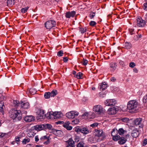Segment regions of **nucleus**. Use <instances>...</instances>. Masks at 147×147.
I'll return each mask as SVG.
<instances>
[{
    "mask_svg": "<svg viewBox=\"0 0 147 147\" xmlns=\"http://www.w3.org/2000/svg\"><path fill=\"white\" fill-rule=\"evenodd\" d=\"M93 110L96 114L99 115L103 113L105 111V110L99 105L94 106L93 108Z\"/></svg>",
    "mask_w": 147,
    "mask_h": 147,
    "instance_id": "nucleus-7",
    "label": "nucleus"
},
{
    "mask_svg": "<svg viewBox=\"0 0 147 147\" xmlns=\"http://www.w3.org/2000/svg\"><path fill=\"white\" fill-rule=\"evenodd\" d=\"M79 31L81 33L83 34L86 31V27L83 28L82 27H80L79 29Z\"/></svg>",
    "mask_w": 147,
    "mask_h": 147,
    "instance_id": "nucleus-33",
    "label": "nucleus"
},
{
    "mask_svg": "<svg viewBox=\"0 0 147 147\" xmlns=\"http://www.w3.org/2000/svg\"><path fill=\"white\" fill-rule=\"evenodd\" d=\"M63 54V51L62 50H60L58 51L57 53V55L58 57H61Z\"/></svg>",
    "mask_w": 147,
    "mask_h": 147,
    "instance_id": "nucleus-40",
    "label": "nucleus"
},
{
    "mask_svg": "<svg viewBox=\"0 0 147 147\" xmlns=\"http://www.w3.org/2000/svg\"><path fill=\"white\" fill-rule=\"evenodd\" d=\"M14 104L16 105V106L18 107L19 106V101L18 100H16L13 101Z\"/></svg>",
    "mask_w": 147,
    "mask_h": 147,
    "instance_id": "nucleus-47",
    "label": "nucleus"
},
{
    "mask_svg": "<svg viewBox=\"0 0 147 147\" xmlns=\"http://www.w3.org/2000/svg\"><path fill=\"white\" fill-rule=\"evenodd\" d=\"M138 102L136 100L129 101L127 104V109L130 113H135L137 111Z\"/></svg>",
    "mask_w": 147,
    "mask_h": 147,
    "instance_id": "nucleus-2",
    "label": "nucleus"
},
{
    "mask_svg": "<svg viewBox=\"0 0 147 147\" xmlns=\"http://www.w3.org/2000/svg\"><path fill=\"white\" fill-rule=\"evenodd\" d=\"M132 47V45L130 43L128 42H126L125 43V47L124 48L126 49H130Z\"/></svg>",
    "mask_w": 147,
    "mask_h": 147,
    "instance_id": "nucleus-27",
    "label": "nucleus"
},
{
    "mask_svg": "<svg viewBox=\"0 0 147 147\" xmlns=\"http://www.w3.org/2000/svg\"><path fill=\"white\" fill-rule=\"evenodd\" d=\"M74 111H71L66 114V116L69 119H73L74 118Z\"/></svg>",
    "mask_w": 147,
    "mask_h": 147,
    "instance_id": "nucleus-23",
    "label": "nucleus"
},
{
    "mask_svg": "<svg viewBox=\"0 0 147 147\" xmlns=\"http://www.w3.org/2000/svg\"><path fill=\"white\" fill-rule=\"evenodd\" d=\"M96 22L94 21H91L89 22V25L90 26L93 27L96 24Z\"/></svg>",
    "mask_w": 147,
    "mask_h": 147,
    "instance_id": "nucleus-38",
    "label": "nucleus"
},
{
    "mask_svg": "<svg viewBox=\"0 0 147 147\" xmlns=\"http://www.w3.org/2000/svg\"><path fill=\"white\" fill-rule=\"evenodd\" d=\"M117 110L118 109L115 107L110 108L108 110L107 113L110 115L115 114L116 113Z\"/></svg>",
    "mask_w": 147,
    "mask_h": 147,
    "instance_id": "nucleus-14",
    "label": "nucleus"
},
{
    "mask_svg": "<svg viewBox=\"0 0 147 147\" xmlns=\"http://www.w3.org/2000/svg\"><path fill=\"white\" fill-rule=\"evenodd\" d=\"M129 120V119L126 117H124L122 119V121L124 122L127 123Z\"/></svg>",
    "mask_w": 147,
    "mask_h": 147,
    "instance_id": "nucleus-42",
    "label": "nucleus"
},
{
    "mask_svg": "<svg viewBox=\"0 0 147 147\" xmlns=\"http://www.w3.org/2000/svg\"><path fill=\"white\" fill-rule=\"evenodd\" d=\"M14 0H7V3L8 6H12L14 4Z\"/></svg>",
    "mask_w": 147,
    "mask_h": 147,
    "instance_id": "nucleus-30",
    "label": "nucleus"
},
{
    "mask_svg": "<svg viewBox=\"0 0 147 147\" xmlns=\"http://www.w3.org/2000/svg\"><path fill=\"white\" fill-rule=\"evenodd\" d=\"M83 74L80 72H78L76 76L74 77H76L78 79H81V77L82 76Z\"/></svg>",
    "mask_w": 147,
    "mask_h": 147,
    "instance_id": "nucleus-32",
    "label": "nucleus"
},
{
    "mask_svg": "<svg viewBox=\"0 0 147 147\" xmlns=\"http://www.w3.org/2000/svg\"><path fill=\"white\" fill-rule=\"evenodd\" d=\"M34 117L32 115L27 116L24 118V120L28 122L34 121L35 120Z\"/></svg>",
    "mask_w": 147,
    "mask_h": 147,
    "instance_id": "nucleus-15",
    "label": "nucleus"
},
{
    "mask_svg": "<svg viewBox=\"0 0 147 147\" xmlns=\"http://www.w3.org/2000/svg\"><path fill=\"white\" fill-rule=\"evenodd\" d=\"M98 123H93L90 125V126L91 127H92V128H94L98 126Z\"/></svg>",
    "mask_w": 147,
    "mask_h": 147,
    "instance_id": "nucleus-41",
    "label": "nucleus"
},
{
    "mask_svg": "<svg viewBox=\"0 0 147 147\" xmlns=\"http://www.w3.org/2000/svg\"><path fill=\"white\" fill-rule=\"evenodd\" d=\"M142 144L143 146H144L147 144V139H145L143 140Z\"/></svg>",
    "mask_w": 147,
    "mask_h": 147,
    "instance_id": "nucleus-52",
    "label": "nucleus"
},
{
    "mask_svg": "<svg viewBox=\"0 0 147 147\" xmlns=\"http://www.w3.org/2000/svg\"><path fill=\"white\" fill-rule=\"evenodd\" d=\"M0 96V110L2 114H3L4 109H5L4 102L2 100Z\"/></svg>",
    "mask_w": 147,
    "mask_h": 147,
    "instance_id": "nucleus-19",
    "label": "nucleus"
},
{
    "mask_svg": "<svg viewBox=\"0 0 147 147\" xmlns=\"http://www.w3.org/2000/svg\"><path fill=\"white\" fill-rule=\"evenodd\" d=\"M32 144H28L26 145V147H32Z\"/></svg>",
    "mask_w": 147,
    "mask_h": 147,
    "instance_id": "nucleus-64",
    "label": "nucleus"
},
{
    "mask_svg": "<svg viewBox=\"0 0 147 147\" xmlns=\"http://www.w3.org/2000/svg\"><path fill=\"white\" fill-rule=\"evenodd\" d=\"M20 137H18V136L16 137V142L18 144L20 143Z\"/></svg>",
    "mask_w": 147,
    "mask_h": 147,
    "instance_id": "nucleus-44",
    "label": "nucleus"
},
{
    "mask_svg": "<svg viewBox=\"0 0 147 147\" xmlns=\"http://www.w3.org/2000/svg\"><path fill=\"white\" fill-rule=\"evenodd\" d=\"M75 140L76 141V142H78L79 141V138L78 137H76L75 138Z\"/></svg>",
    "mask_w": 147,
    "mask_h": 147,
    "instance_id": "nucleus-59",
    "label": "nucleus"
},
{
    "mask_svg": "<svg viewBox=\"0 0 147 147\" xmlns=\"http://www.w3.org/2000/svg\"><path fill=\"white\" fill-rule=\"evenodd\" d=\"M117 65L115 63H111L110 64V67L112 68V70L114 71L116 69Z\"/></svg>",
    "mask_w": 147,
    "mask_h": 147,
    "instance_id": "nucleus-28",
    "label": "nucleus"
},
{
    "mask_svg": "<svg viewBox=\"0 0 147 147\" xmlns=\"http://www.w3.org/2000/svg\"><path fill=\"white\" fill-rule=\"evenodd\" d=\"M30 141V139L29 138L24 139L22 141V144H25L29 142Z\"/></svg>",
    "mask_w": 147,
    "mask_h": 147,
    "instance_id": "nucleus-36",
    "label": "nucleus"
},
{
    "mask_svg": "<svg viewBox=\"0 0 147 147\" xmlns=\"http://www.w3.org/2000/svg\"><path fill=\"white\" fill-rule=\"evenodd\" d=\"M120 138V136L119 135H116L114 137H113V140L115 141H117L118 140H119Z\"/></svg>",
    "mask_w": 147,
    "mask_h": 147,
    "instance_id": "nucleus-35",
    "label": "nucleus"
},
{
    "mask_svg": "<svg viewBox=\"0 0 147 147\" xmlns=\"http://www.w3.org/2000/svg\"><path fill=\"white\" fill-rule=\"evenodd\" d=\"M35 129L36 130H38L39 131L42 130H44L43 124H41L39 125H36L35 127Z\"/></svg>",
    "mask_w": 147,
    "mask_h": 147,
    "instance_id": "nucleus-29",
    "label": "nucleus"
},
{
    "mask_svg": "<svg viewBox=\"0 0 147 147\" xmlns=\"http://www.w3.org/2000/svg\"><path fill=\"white\" fill-rule=\"evenodd\" d=\"M44 97L45 98H49L51 96L50 92H45L44 95Z\"/></svg>",
    "mask_w": 147,
    "mask_h": 147,
    "instance_id": "nucleus-34",
    "label": "nucleus"
},
{
    "mask_svg": "<svg viewBox=\"0 0 147 147\" xmlns=\"http://www.w3.org/2000/svg\"><path fill=\"white\" fill-rule=\"evenodd\" d=\"M9 113L10 117L13 119L14 122L19 121L22 119V115L20 110H12Z\"/></svg>",
    "mask_w": 147,
    "mask_h": 147,
    "instance_id": "nucleus-1",
    "label": "nucleus"
},
{
    "mask_svg": "<svg viewBox=\"0 0 147 147\" xmlns=\"http://www.w3.org/2000/svg\"><path fill=\"white\" fill-rule=\"evenodd\" d=\"M53 133L57 136L61 137L63 136V132L61 130L54 129H52Z\"/></svg>",
    "mask_w": 147,
    "mask_h": 147,
    "instance_id": "nucleus-11",
    "label": "nucleus"
},
{
    "mask_svg": "<svg viewBox=\"0 0 147 147\" xmlns=\"http://www.w3.org/2000/svg\"><path fill=\"white\" fill-rule=\"evenodd\" d=\"M19 107L20 108L28 109L29 107V104L28 102L21 101L20 102Z\"/></svg>",
    "mask_w": 147,
    "mask_h": 147,
    "instance_id": "nucleus-13",
    "label": "nucleus"
},
{
    "mask_svg": "<svg viewBox=\"0 0 147 147\" xmlns=\"http://www.w3.org/2000/svg\"><path fill=\"white\" fill-rule=\"evenodd\" d=\"M44 127V130L48 129H51L52 125L50 124L45 123L43 124Z\"/></svg>",
    "mask_w": 147,
    "mask_h": 147,
    "instance_id": "nucleus-26",
    "label": "nucleus"
},
{
    "mask_svg": "<svg viewBox=\"0 0 147 147\" xmlns=\"http://www.w3.org/2000/svg\"><path fill=\"white\" fill-rule=\"evenodd\" d=\"M143 8L144 10H147V3H146L144 4Z\"/></svg>",
    "mask_w": 147,
    "mask_h": 147,
    "instance_id": "nucleus-50",
    "label": "nucleus"
},
{
    "mask_svg": "<svg viewBox=\"0 0 147 147\" xmlns=\"http://www.w3.org/2000/svg\"><path fill=\"white\" fill-rule=\"evenodd\" d=\"M49 143V139L47 140V141L44 142V144H47Z\"/></svg>",
    "mask_w": 147,
    "mask_h": 147,
    "instance_id": "nucleus-63",
    "label": "nucleus"
},
{
    "mask_svg": "<svg viewBox=\"0 0 147 147\" xmlns=\"http://www.w3.org/2000/svg\"><path fill=\"white\" fill-rule=\"evenodd\" d=\"M74 130L78 133H82L84 135H86L90 132V130L88 129L86 127H75Z\"/></svg>",
    "mask_w": 147,
    "mask_h": 147,
    "instance_id": "nucleus-4",
    "label": "nucleus"
},
{
    "mask_svg": "<svg viewBox=\"0 0 147 147\" xmlns=\"http://www.w3.org/2000/svg\"><path fill=\"white\" fill-rule=\"evenodd\" d=\"M134 39L135 40H136L139 39V38L138 36L136 35L134 36Z\"/></svg>",
    "mask_w": 147,
    "mask_h": 147,
    "instance_id": "nucleus-58",
    "label": "nucleus"
},
{
    "mask_svg": "<svg viewBox=\"0 0 147 147\" xmlns=\"http://www.w3.org/2000/svg\"><path fill=\"white\" fill-rule=\"evenodd\" d=\"M68 60V58L67 57H63V61L64 62H67Z\"/></svg>",
    "mask_w": 147,
    "mask_h": 147,
    "instance_id": "nucleus-54",
    "label": "nucleus"
},
{
    "mask_svg": "<svg viewBox=\"0 0 147 147\" xmlns=\"http://www.w3.org/2000/svg\"><path fill=\"white\" fill-rule=\"evenodd\" d=\"M106 94L104 93H101L100 94V96L102 97H104L105 96Z\"/></svg>",
    "mask_w": 147,
    "mask_h": 147,
    "instance_id": "nucleus-55",
    "label": "nucleus"
},
{
    "mask_svg": "<svg viewBox=\"0 0 147 147\" xmlns=\"http://www.w3.org/2000/svg\"><path fill=\"white\" fill-rule=\"evenodd\" d=\"M62 116V113L60 112H49L47 113L46 116L48 119H59Z\"/></svg>",
    "mask_w": 147,
    "mask_h": 147,
    "instance_id": "nucleus-3",
    "label": "nucleus"
},
{
    "mask_svg": "<svg viewBox=\"0 0 147 147\" xmlns=\"http://www.w3.org/2000/svg\"><path fill=\"white\" fill-rule=\"evenodd\" d=\"M143 102L144 103H146L147 102V93L146 95L145 96L143 99Z\"/></svg>",
    "mask_w": 147,
    "mask_h": 147,
    "instance_id": "nucleus-43",
    "label": "nucleus"
},
{
    "mask_svg": "<svg viewBox=\"0 0 147 147\" xmlns=\"http://www.w3.org/2000/svg\"><path fill=\"white\" fill-rule=\"evenodd\" d=\"M116 103L115 100L113 99H107L104 102L105 104L107 106H113Z\"/></svg>",
    "mask_w": 147,
    "mask_h": 147,
    "instance_id": "nucleus-9",
    "label": "nucleus"
},
{
    "mask_svg": "<svg viewBox=\"0 0 147 147\" xmlns=\"http://www.w3.org/2000/svg\"><path fill=\"white\" fill-rule=\"evenodd\" d=\"M95 135L98 138L101 137V140H102L105 137V135L103 131L101 129H95Z\"/></svg>",
    "mask_w": 147,
    "mask_h": 147,
    "instance_id": "nucleus-6",
    "label": "nucleus"
},
{
    "mask_svg": "<svg viewBox=\"0 0 147 147\" xmlns=\"http://www.w3.org/2000/svg\"><path fill=\"white\" fill-rule=\"evenodd\" d=\"M107 87L106 83L105 82L101 83L99 85L98 88L100 90H104L107 88Z\"/></svg>",
    "mask_w": 147,
    "mask_h": 147,
    "instance_id": "nucleus-20",
    "label": "nucleus"
},
{
    "mask_svg": "<svg viewBox=\"0 0 147 147\" xmlns=\"http://www.w3.org/2000/svg\"><path fill=\"white\" fill-rule=\"evenodd\" d=\"M127 131L124 130L122 128H119L118 130H117V133L120 135H123L124 134L126 133Z\"/></svg>",
    "mask_w": 147,
    "mask_h": 147,
    "instance_id": "nucleus-25",
    "label": "nucleus"
},
{
    "mask_svg": "<svg viewBox=\"0 0 147 147\" xmlns=\"http://www.w3.org/2000/svg\"><path fill=\"white\" fill-rule=\"evenodd\" d=\"M49 137H47L46 136H42V137H41L40 138V140H42V139L47 140L48 139H49Z\"/></svg>",
    "mask_w": 147,
    "mask_h": 147,
    "instance_id": "nucleus-53",
    "label": "nucleus"
},
{
    "mask_svg": "<svg viewBox=\"0 0 147 147\" xmlns=\"http://www.w3.org/2000/svg\"><path fill=\"white\" fill-rule=\"evenodd\" d=\"M76 11H68L65 14V17L67 18H69L71 17L74 18L76 15Z\"/></svg>",
    "mask_w": 147,
    "mask_h": 147,
    "instance_id": "nucleus-16",
    "label": "nucleus"
},
{
    "mask_svg": "<svg viewBox=\"0 0 147 147\" xmlns=\"http://www.w3.org/2000/svg\"><path fill=\"white\" fill-rule=\"evenodd\" d=\"M129 33L130 35H132L135 33V31L134 29L132 28H129Z\"/></svg>",
    "mask_w": 147,
    "mask_h": 147,
    "instance_id": "nucleus-39",
    "label": "nucleus"
},
{
    "mask_svg": "<svg viewBox=\"0 0 147 147\" xmlns=\"http://www.w3.org/2000/svg\"><path fill=\"white\" fill-rule=\"evenodd\" d=\"M136 65L134 62H131L129 63V66L133 68Z\"/></svg>",
    "mask_w": 147,
    "mask_h": 147,
    "instance_id": "nucleus-49",
    "label": "nucleus"
},
{
    "mask_svg": "<svg viewBox=\"0 0 147 147\" xmlns=\"http://www.w3.org/2000/svg\"><path fill=\"white\" fill-rule=\"evenodd\" d=\"M35 141L36 142H38L39 140V139L38 138V136H36L35 137Z\"/></svg>",
    "mask_w": 147,
    "mask_h": 147,
    "instance_id": "nucleus-61",
    "label": "nucleus"
},
{
    "mask_svg": "<svg viewBox=\"0 0 147 147\" xmlns=\"http://www.w3.org/2000/svg\"><path fill=\"white\" fill-rule=\"evenodd\" d=\"M134 123L136 125H138L140 128H142L143 125L142 123V119L141 118H137L134 121Z\"/></svg>",
    "mask_w": 147,
    "mask_h": 147,
    "instance_id": "nucleus-10",
    "label": "nucleus"
},
{
    "mask_svg": "<svg viewBox=\"0 0 147 147\" xmlns=\"http://www.w3.org/2000/svg\"><path fill=\"white\" fill-rule=\"evenodd\" d=\"M119 63L120 65H122L123 66H124V63L122 61H119Z\"/></svg>",
    "mask_w": 147,
    "mask_h": 147,
    "instance_id": "nucleus-57",
    "label": "nucleus"
},
{
    "mask_svg": "<svg viewBox=\"0 0 147 147\" xmlns=\"http://www.w3.org/2000/svg\"><path fill=\"white\" fill-rule=\"evenodd\" d=\"M74 117L75 116H77L78 115L79 113L77 112H75L74 111Z\"/></svg>",
    "mask_w": 147,
    "mask_h": 147,
    "instance_id": "nucleus-56",
    "label": "nucleus"
},
{
    "mask_svg": "<svg viewBox=\"0 0 147 147\" xmlns=\"http://www.w3.org/2000/svg\"><path fill=\"white\" fill-rule=\"evenodd\" d=\"M137 25L140 27L144 26L146 24V21L143 19H137Z\"/></svg>",
    "mask_w": 147,
    "mask_h": 147,
    "instance_id": "nucleus-12",
    "label": "nucleus"
},
{
    "mask_svg": "<svg viewBox=\"0 0 147 147\" xmlns=\"http://www.w3.org/2000/svg\"><path fill=\"white\" fill-rule=\"evenodd\" d=\"M56 123L57 124L61 123L63 124V126L66 128L68 130H70L72 129V127L69 125L70 123L69 121H66L64 123V121H58L56 122Z\"/></svg>",
    "mask_w": 147,
    "mask_h": 147,
    "instance_id": "nucleus-8",
    "label": "nucleus"
},
{
    "mask_svg": "<svg viewBox=\"0 0 147 147\" xmlns=\"http://www.w3.org/2000/svg\"><path fill=\"white\" fill-rule=\"evenodd\" d=\"M83 142H80L77 145V147H84L82 144Z\"/></svg>",
    "mask_w": 147,
    "mask_h": 147,
    "instance_id": "nucleus-51",
    "label": "nucleus"
},
{
    "mask_svg": "<svg viewBox=\"0 0 147 147\" xmlns=\"http://www.w3.org/2000/svg\"><path fill=\"white\" fill-rule=\"evenodd\" d=\"M28 8L26 7L24 8H22L21 10V11L22 13H24L26 12Z\"/></svg>",
    "mask_w": 147,
    "mask_h": 147,
    "instance_id": "nucleus-45",
    "label": "nucleus"
},
{
    "mask_svg": "<svg viewBox=\"0 0 147 147\" xmlns=\"http://www.w3.org/2000/svg\"><path fill=\"white\" fill-rule=\"evenodd\" d=\"M133 70L134 72L136 73H137L138 72L137 69L136 68H134L133 69Z\"/></svg>",
    "mask_w": 147,
    "mask_h": 147,
    "instance_id": "nucleus-60",
    "label": "nucleus"
},
{
    "mask_svg": "<svg viewBox=\"0 0 147 147\" xmlns=\"http://www.w3.org/2000/svg\"><path fill=\"white\" fill-rule=\"evenodd\" d=\"M47 114L45 115L44 114L43 111H40L36 117L37 119H39L44 118L45 117H47Z\"/></svg>",
    "mask_w": 147,
    "mask_h": 147,
    "instance_id": "nucleus-18",
    "label": "nucleus"
},
{
    "mask_svg": "<svg viewBox=\"0 0 147 147\" xmlns=\"http://www.w3.org/2000/svg\"><path fill=\"white\" fill-rule=\"evenodd\" d=\"M117 130L116 129H113V131H112V132L111 133V135L112 136H113V137L116 135L115 133H117Z\"/></svg>",
    "mask_w": 147,
    "mask_h": 147,
    "instance_id": "nucleus-37",
    "label": "nucleus"
},
{
    "mask_svg": "<svg viewBox=\"0 0 147 147\" xmlns=\"http://www.w3.org/2000/svg\"><path fill=\"white\" fill-rule=\"evenodd\" d=\"M57 94V90H53L50 92L51 96V97H54Z\"/></svg>",
    "mask_w": 147,
    "mask_h": 147,
    "instance_id": "nucleus-31",
    "label": "nucleus"
},
{
    "mask_svg": "<svg viewBox=\"0 0 147 147\" xmlns=\"http://www.w3.org/2000/svg\"><path fill=\"white\" fill-rule=\"evenodd\" d=\"M95 16V13H94L93 12H91L89 14V16L91 18H94Z\"/></svg>",
    "mask_w": 147,
    "mask_h": 147,
    "instance_id": "nucleus-46",
    "label": "nucleus"
},
{
    "mask_svg": "<svg viewBox=\"0 0 147 147\" xmlns=\"http://www.w3.org/2000/svg\"><path fill=\"white\" fill-rule=\"evenodd\" d=\"M68 144L66 147H75L74 142L72 138H69V140L66 141Z\"/></svg>",
    "mask_w": 147,
    "mask_h": 147,
    "instance_id": "nucleus-17",
    "label": "nucleus"
},
{
    "mask_svg": "<svg viewBox=\"0 0 147 147\" xmlns=\"http://www.w3.org/2000/svg\"><path fill=\"white\" fill-rule=\"evenodd\" d=\"M127 141V140L123 137H121L120 138L118 142L120 144H125Z\"/></svg>",
    "mask_w": 147,
    "mask_h": 147,
    "instance_id": "nucleus-24",
    "label": "nucleus"
},
{
    "mask_svg": "<svg viewBox=\"0 0 147 147\" xmlns=\"http://www.w3.org/2000/svg\"><path fill=\"white\" fill-rule=\"evenodd\" d=\"M140 134L139 131L138 130H133L131 133V136L134 138L137 137Z\"/></svg>",
    "mask_w": 147,
    "mask_h": 147,
    "instance_id": "nucleus-22",
    "label": "nucleus"
},
{
    "mask_svg": "<svg viewBox=\"0 0 147 147\" xmlns=\"http://www.w3.org/2000/svg\"><path fill=\"white\" fill-rule=\"evenodd\" d=\"M111 81L112 82H114L116 80V79L114 77H112L111 78Z\"/></svg>",
    "mask_w": 147,
    "mask_h": 147,
    "instance_id": "nucleus-62",
    "label": "nucleus"
},
{
    "mask_svg": "<svg viewBox=\"0 0 147 147\" xmlns=\"http://www.w3.org/2000/svg\"><path fill=\"white\" fill-rule=\"evenodd\" d=\"M88 61L86 59H83L82 62V64L83 65H87L88 63Z\"/></svg>",
    "mask_w": 147,
    "mask_h": 147,
    "instance_id": "nucleus-48",
    "label": "nucleus"
},
{
    "mask_svg": "<svg viewBox=\"0 0 147 147\" xmlns=\"http://www.w3.org/2000/svg\"><path fill=\"white\" fill-rule=\"evenodd\" d=\"M89 141H90L92 143L97 142L99 141V138L95 135L94 137H91L88 139Z\"/></svg>",
    "mask_w": 147,
    "mask_h": 147,
    "instance_id": "nucleus-21",
    "label": "nucleus"
},
{
    "mask_svg": "<svg viewBox=\"0 0 147 147\" xmlns=\"http://www.w3.org/2000/svg\"><path fill=\"white\" fill-rule=\"evenodd\" d=\"M45 26L47 29H50L56 25V22L53 20H49L45 24Z\"/></svg>",
    "mask_w": 147,
    "mask_h": 147,
    "instance_id": "nucleus-5",
    "label": "nucleus"
}]
</instances>
